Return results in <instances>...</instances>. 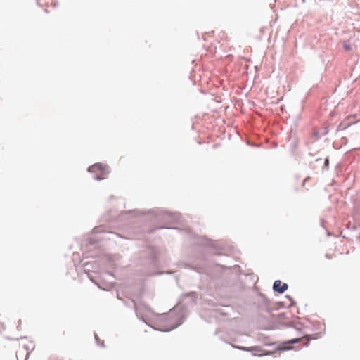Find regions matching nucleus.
Returning <instances> with one entry per match:
<instances>
[{"label":"nucleus","instance_id":"nucleus-11","mask_svg":"<svg viewBox=\"0 0 360 360\" xmlns=\"http://www.w3.org/2000/svg\"><path fill=\"white\" fill-rule=\"evenodd\" d=\"M259 296L262 298V302L265 306H268L269 304L270 301L264 293L259 292Z\"/></svg>","mask_w":360,"mask_h":360},{"label":"nucleus","instance_id":"nucleus-26","mask_svg":"<svg viewBox=\"0 0 360 360\" xmlns=\"http://www.w3.org/2000/svg\"><path fill=\"white\" fill-rule=\"evenodd\" d=\"M98 346H100V347H103V348H104V347H105V343H104V342H103H103H100V343H99V345H98Z\"/></svg>","mask_w":360,"mask_h":360},{"label":"nucleus","instance_id":"nucleus-39","mask_svg":"<svg viewBox=\"0 0 360 360\" xmlns=\"http://www.w3.org/2000/svg\"><path fill=\"white\" fill-rule=\"evenodd\" d=\"M306 182V179L303 181L302 185H304Z\"/></svg>","mask_w":360,"mask_h":360},{"label":"nucleus","instance_id":"nucleus-5","mask_svg":"<svg viewBox=\"0 0 360 360\" xmlns=\"http://www.w3.org/2000/svg\"><path fill=\"white\" fill-rule=\"evenodd\" d=\"M149 261V264L152 266H156L158 260V251L155 248H150L148 250L147 255L146 256Z\"/></svg>","mask_w":360,"mask_h":360},{"label":"nucleus","instance_id":"nucleus-2","mask_svg":"<svg viewBox=\"0 0 360 360\" xmlns=\"http://www.w3.org/2000/svg\"><path fill=\"white\" fill-rule=\"evenodd\" d=\"M204 247H209L214 249L216 250V252L213 253L214 255L226 256V255H223L219 252L221 248L218 245L217 241L208 238L206 236H200L196 238L194 250L198 252L197 258L200 261H204L207 259Z\"/></svg>","mask_w":360,"mask_h":360},{"label":"nucleus","instance_id":"nucleus-20","mask_svg":"<svg viewBox=\"0 0 360 360\" xmlns=\"http://www.w3.org/2000/svg\"><path fill=\"white\" fill-rule=\"evenodd\" d=\"M278 316L279 318H282V319H287V314H286V313H285V312H281V313H280V314L278 315Z\"/></svg>","mask_w":360,"mask_h":360},{"label":"nucleus","instance_id":"nucleus-4","mask_svg":"<svg viewBox=\"0 0 360 360\" xmlns=\"http://www.w3.org/2000/svg\"><path fill=\"white\" fill-rule=\"evenodd\" d=\"M293 349V346H285V343H280V345L276 347L273 350H262L260 352H255L252 354V356H270L274 354L276 352H285L290 351Z\"/></svg>","mask_w":360,"mask_h":360},{"label":"nucleus","instance_id":"nucleus-28","mask_svg":"<svg viewBox=\"0 0 360 360\" xmlns=\"http://www.w3.org/2000/svg\"><path fill=\"white\" fill-rule=\"evenodd\" d=\"M309 343H310V340H308V341L304 345V346L308 347L309 345Z\"/></svg>","mask_w":360,"mask_h":360},{"label":"nucleus","instance_id":"nucleus-24","mask_svg":"<svg viewBox=\"0 0 360 360\" xmlns=\"http://www.w3.org/2000/svg\"><path fill=\"white\" fill-rule=\"evenodd\" d=\"M328 133V127H325L323 128V135H326Z\"/></svg>","mask_w":360,"mask_h":360},{"label":"nucleus","instance_id":"nucleus-15","mask_svg":"<svg viewBox=\"0 0 360 360\" xmlns=\"http://www.w3.org/2000/svg\"><path fill=\"white\" fill-rule=\"evenodd\" d=\"M342 47L346 51L352 50V46L349 43H347V41H343Z\"/></svg>","mask_w":360,"mask_h":360},{"label":"nucleus","instance_id":"nucleus-1","mask_svg":"<svg viewBox=\"0 0 360 360\" xmlns=\"http://www.w3.org/2000/svg\"><path fill=\"white\" fill-rule=\"evenodd\" d=\"M150 215V219L158 221H162L165 224H173L179 221L181 214L179 213H172L168 211L162 210L160 209L148 210L146 212L134 209L121 212L120 214V218L129 217L130 216L139 217L145 214Z\"/></svg>","mask_w":360,"mask_h":360},{"label":"nucleus","instance_id":"nucleus-23","mask_svg":"<svg viewBox=\"0 0 360 360\" xmlns=\"http://www.w3.org/2000/svg\"><path fill=\"white\" fill-rule=\"evenodd\" d=\"M172 229V228L167 226H160L156 228V229Z\"/></svg>","mask_w":360,"mask_h":360},{"label":"nucleus","instance_id":"nucleus-18","mask_svg":"<svg viewBox=\"0 0 360 360\" xmlns=\"http://www.w3.org/2000/svg\"><path fill=\"white\" fill-rule=\"evenodd\" d=\"M185 266H188V267H189V268H191V269H193V270H195V271H198V269H199V268H198V267H197V266H193V265H192V264H185Z\"/></svg>","mask_w":360,"mask_h":360},{"label":"nucleus","instance_id":"nucleus-13","mask_svg":"<svg viewBox=\"0 0 360 360\" xmlns=\"http://www.w3.org/2000/svg\"><path fill=\"white\" fill-rule=\"evenodd\" d=\"M87 275H88V278L92 283H94L95 285H96L99 288H101L98 280L95 278V276H94L92 274H91L89 273H88Z\"/></svg>","mask_w":360,"mask_h":360},{"label":"nucleus","instance_id":"nucleus-27","mask_svg":"<svg viewBox=\"0 0 360 360\" xmlns=\"http://www.w3.org/2000/svg\"><path fill=\"white\" fill-rule=\"evenodd\" d=\"M221 266L223 269H231V266H226V265H221Z\"/></svg>","mask_w":360,"mask_h":360},{"label":"nucleus","instance_id":"nucleus-3","mask_svg":"<svg viewBox=\"0 0 360 360\" xmlns=\"http://www.w3.org/2000/svg\"><path fill=\"white\" fill-rule=\"evenodd\" d=\"M134 304V308H135V312H136V316L138 317V319H139L140 320H141L142 321H143L146 325H148L149 327L150 328H153L154 330H159V331H162V332H169V331H172V330H174L175 328H176L177 327H179V326H181L182 323H183V318H181V319L178 320L177 323L174 325L173 326L170 327V328H155L153 326H152L147 320L146 317H145V316L142 315L141 314V309H138L136 307V304L135 303Z\"/></svg>","mask_w":360,"mask_h":360},{"label":"nucleus","instance_id":"nucleus-7","mask_svg":"<svg viewBox=\"0 0 360 360\" xmlns=\"http://www.w3.org/2000/svg\"><path fill=\"white\" fill-rule=\"evenodd\" d=\"M231 346L233 348L237 349L240 351L252 352V354L255 352H262V347L259 346L244 347V346H240V345H235V344H231Z\"/></svg>","mask_w":360,"mask_h":360},{"label":"nucleus","instance_id":"nucleus-21","mask_svg":"<svg viewBox=\"0 0 360 360\" xmlns=\"http://www.w3.org/2000/svg\"><path fill=\"white\" fill-rule=\"evenodd\" d=\"M93 178L96 181H101L103 179V177L97 174L94 175Z\"/></svg>","mask_w":360,"mask_h":360},{"label":"nucleus","instance_id":"nucleus-14","mask_svg":"<svg viewBox=\"0 0 360 360\" xmlns=\"http://www.w3.org/2000/svg\"><path fill=\"white\" fill-rule=\"evenodd\" d=\"M285 298L288 299V300H291V302L290 304L287 307V308H290L291 307L295 305L297 303L296 302L293 300V298L292 297V296L289 295H286L285 296Z\"/></svg>","mask_w":360,"mask_h":360},{"label":"nucleus","instance_id":"nucleus-35","mask_svg":"<svg viewBox=\"0 0 360 360\" xmlns=\"http://www.w3.org/2000/svg\"><path fill=\"white\" fill-rule=\"evenodd\" d=\"M44 12H45V13H49L48 9H47V8L44 9Z\"/></svg>","mask_w":360,"mask_h":360},{"label":"nucleus","instance_id":"nucleus-29","mask_svg":"<svg viewBox=\"0 0 360 360\" xmlns=\"http://www.w3.org/2000/svg\"><path fill=\"white\" fill-rule=\"evenodd\" d=\"M221 315H223V316H226V315H227V313H226V312L221 311Z\"/></svg>","mask_w":360,"mask_h":360},{"label":"nucleus","instance_id":"nucleus-25","mask_svg":"<svg viewBox=\"0 0 360 360\" xmlns=\"http://www.w3.org/2000/svg\"><path fill=\"white\" fill-rule=\"evenodd\" d=\"M293 328H294L295 330H296L297 331L300 332V333H301V332H302V328L297 327V326H296L295 325L294 326Z\"/></svg>","mask_w":360,"mask_h":360},{"label":"nucleus","instance_id":"nucleus-38","mask_svg":"<svg viewBox=\"0 0 360 360\" xmlns=\"http://www.w3.org/2000/svg\"><path fill=\"white\" fill-rule=\"evenodd\" d=\"M147 311H149V312H150V311H150V309H149V308H147Z\"/></svg>","mask_w":360,"mask_h":360},{"label":"nucleus","instance_id":"nucleus-31","mask_svg":"<svg viewBox=\"0 0 360 360\" xmlns=\"http://www.w3.org/2000/svg\"><path fill=\"white\" fill-rule=\"evenodd\" d=\"M326 257H327L328 259H330V256L328 254L326 255Z\"/></svg>","mask_w":360,"mask_h":360},{"label":"nucleus","instance_id":"nucleus-19","mask_svg":"<svg viewBox=\"0 0 360 360\" xmlns=\"http://www.w3.org/2000/svg\"><path fill=\"white\" fill-rule=\"evenodd\" d=\"M94 338H95V341H96V345H99L101 340H100L98 335L96 333H94Z\"/></svg>","mask_w":360,"mask_h":360},{"label":"nucleus","instance_id":"nucleus-9","mask_svg":"<svg viewBox=\"0 0 360 360\" xmlns=\"http://www.w3.org/2000/svg\"><path fill=\"white\" fill-rule=\"evenodd\" d=\"M300 341V338H295L287 341L283 342L282 343H285V346H292L293 344L298 343Z\"/></svg>","mask_w":360,"mask_h":360},{"label":"nucleus","instance_id":"nucleus-22","mask_svg":"<svg viewBox=\"0 0 360 360\" xmlns=\"http://www.w3.org/2000/svg\"><path fill=\"white\" fill-rule=\"evenodd\" d=\"M329 164L328 157L326 158L324 160V167H328Z\"/></svg>","mask_w":360,"mask_h":360},{"label":"nucleus","instance_id":"nucleus-8","mask_svg":"<svg viewBox=\"0 0 360 360\" xmlns=\"http://www.w3.org/2000/svg\"><path fill=\"white\" fill-rule=\"evenodd\" d=\"M87 171L90 173L94 172L96 171H100L101 175L105 174V169L101 163H94L93 165L89 166L87 168Z\"/></svg>","mask_w":360,"mask_h":360},{"label":"nucleus","instance_id":"nucleus-16","mask_svg":"<svg viewBox=\"0 0 360 360\" xmlns=\"http://www.w3.org/2000/svg\"><path fill=\"white\" fill-rule=\"evenodd\" d=\"M186 295L191 297L193 302H195L198 297L197 294L195 292H191L189 293L186 294Z\"/></svg>","mask_w":360,"mask_h":360},{"label":"nucleus","instance_id":"nucleus-37","mask_svg":"<svg viewBox=\"0 0 360 360\" xmlns=\"http://www.w3.org/2000/svg\"><path fill=\"white\" fill-rule=\"evenodd\" d=\"M97 232H102V231L100 229H98Z\"/></svg>","mask_w":360,"mask_h":360},{"label":"nucleus","instance_id":"nucleus-34","mask_svg":"<svg viewBox=\"0 0 360 360\" xmlns=\"http://www.w3.org/2000/svg\"><path fill=\"white\" fill-rule=\"evenodd\" d=\"M296 324L302 325V322H300V321H298L297 322H296Z\"/></svg>","mask_w":360,"mask_h":360},{"label":"nucleus","instance_id":"nucleus-30","mask_svg":"<svg viewBox=\"0 0 360 360\" xmlns=\"http://www.w3.org/2000/svg\"><path fill=\"white\" fill-rule=\"evenodd\" d=\"M58 6V2L53 3V7H56Z\"/></svg>","mask_w":360,"mask_h":360},{"label":"nucleus","instance_id":"nucleus-17","mask_svg":"<svg viewBox=\"0 0 360 360\" xmlns=\"http://www.w3.org/2000/svg\"><path fill=\"white\" fill-rule=\"evenodd\" d=\"M277 309H282V308H285V303L283 302H278L277 303Z\"/></svg>","mask_w":360,"mask_h":360},{"label":"nucleus","instance_id":"nucleus-33","mask_svg":"<svg viewBox=\"0 0 360 360\" xmlns=\"http://www.w3.org/2000/svg\"><path fill=\"white\" fill-rule=\"evenodd\" d=\"M275 343H271V344H268V343H265L266 345H269V346H271L273 345H274Z\"/></svg>","mask_w":360,"mask_h":360},{"label":"nucleus","instance_id":"nucleus-10","mask_svg":"<svg viewBox=\"0 0 360 360\" xmlns=\"http://www.w3.org/2000/svg\"><path fill=\"white\" fill-rule=\"evenodd\" d=\"M259 296L262 298V302L265 306H268L269 304L270 301L264 293L259 292Z\"/></svg>","mask_w":360,"mask_h":360},{"label":"nucleus","instance_id":"nucleus-36","mask_svg":"<svg viewBox=\"0 0 360 360\" xmlns=\"http://www.w3.org/2000/svg\"><path fill=\"white\" fill-rule=\"evenodd\" d=\"M83 266H84V267H86V266H88V263H84V264H83Z\"/></svg>","mask_w":360,"mask_h":360},{"label":"nucleus","instance_id":"nucleus-12","mask_svg":"<svg viewBox=\"0 0 360 360\" xmlns=\"http://www.w3.org/2000/svg\"><path fill=\"white\" fill-rule=\"evenodd\" d=\"M278 323L284 328H292L295 324L294 322H283V321H279Z\"/></svg>","mask_w":360,"mask_h":360},{"label":"nucleus","instance_id":"nucleus-32","mask_svg":"<svg viewBox=\"0 0 360 360\" xmlns=\"http://www.w3.org/2000/svg\"><path fill=\"white\" fill-rule=\"evenodd\" d=\"M239 267H240V266H239L238 265H235V266H233V268H234L235 269H238V268H239Z\"/></svg>","mask_w":360,"mask_h":360},{"label":"nucleus","instance_id":"nucleus-6","mask_svg":"<svg viewBox=\"0 0 360 360\" xmlns=\"http://www.w3.org/2000/svg\"><path fill=\"white\" fill-rule=\"evenodd\" d=\"M272 289L274 292L283 294L288 289V284L282 283L280 280H276L273 283Z\"/></svg>","mask_w":360,"mask_h":360}]
</instances>
